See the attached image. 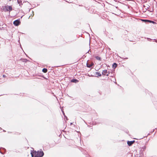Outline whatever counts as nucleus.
Returning <instances> with one entry per match:
<instances>
[{
  "instance_id": "nucleus-1",
  "label": "nucleus",
  "mask_w": 157,
  "mask_h": 157,
  "mask_svg": "<svg viewBox=\"0 0 157 157\" xmlns=\"http://www.w3.org/2000/svg\"><path fill=\"white\" fill-rule=\"evenodd\" d=\"M32 157H41L43 156L44 153L42 151H33L31 152Z\"/></svg>"
},
{
  "instance_id": "nucleus-2",
  "label": "nucleus",
  "mask_w": 157,
  "mask_h": 157,
  "mask_svg": "<svg viewBox=\"0 0 157 157\" xmlns=\"http://www.w3.org/2000/svg\"><path fill=\"white\" fill-rule=\"evenodd\" d=\"M20 23L21 22L20 21L18 20L14 21L13 22V24L17 26L20 24Z\"/></svg>"
},
{
  "instance_id": "nucleus-3",
  "label": "nucleus",
  "mask_w": 157,
  "mask_h": 157,
  "mask_svg": "<svg viewBox=\"0 0 157 157\" xmlns=\"http://www.w3.org/2000/svg\"><path fill=\"white\" fill-rule=\"evenodd\" d=\"M7 11H10L12 10V7L11 6H6L5 7Z\"/></svg>"
},
{
  "instance_id": "nucleus-4",
  "label": "nucleus",
  "mask_w": 157,
  "mask_h": 157,
  "mask_svg": "<svg viewBox=\"0 0 157 157\" xmlns=\"http://www.w3.org/2000/svg\"><path fill=\"white\" fill-rule=\"evenodd\" d=\"M93 65V64L92 63L88 62L87 63L86 65L87 67H91Z\"/></svg>"
},
{
  "instance_id": "nucleus-5",
  "label": "nucleus",
  "mask_w": 157,
  "mask_h": 157,
  "mask_svg": "<svg viewBox=\"0 0 157 157\" xmlns=\"http://www.w3.org/2000/svg\"><path fill=\"white\" fill-rule=\"evenodd\" d=\"M102 74L104 75H109V73L107 72L106 70H105L103 71Z\"/></svg>"
},
{
  "instance_id": "nucleus-6",
  "label": "nucleus",
  "mask_w": 157,
  "mask_h": 157,
  "mask_svg": "<svg viewBox=\"0 0 157 157\" xmlns=\"http://www.w3.org/2000/svg\"><path fill=\"white\" fill-rule=\"evenodd\" d=\"M135 142L134 141H128L127 142L129 146L131 145L132 144H133Z\"/></svg>"
},
{
  "instance_id": "nucleus-7",
  "label": "nucleus",
  "mask_w": 157,
  "mask_h": 157,
  "mask_svg": "<svg viewBox=\"0 0 157 157\" xmlns=\"http://www.w3.org/2000/svg\"><path fill=\"white\" fill-rule=\"evenodd\" d=\"M95 75H97V76H101V74L98 72H96Z\"/></svg>"
},
{
  "instance_id": "nucleus-8",
  "label": "nucleus",
  "mask_w": 157,
  "mask_h": 157,
  "mask_svg": "<svg viewBox=\"0 0 157 157\" xmlns=\"http://www.w3.org/2000/svg\"><path fill=\"white\" fill-rule=\"evenodd\" d=\"M71 82H72L76 83L77 82H78V81L77 80H76V79H73L71 80Z\"/></svg>"
},
{
  "instance_id": "nucleus-9",
  "label": "nucleus",
  "mask_w": 157,
  "mask_h": 157,
  "mask_svg": "<svg viewBox=\"0 0 157 157\" xmlns=\"http://www.w3.org/2000/svg\"><path fill=\"white\" fill-rule=\"evenodd\" d=\"M117 65L116 63H114L113 66V68H115L117 67Z\"/></svg>"
},
{
  "instance_id": "nucleus-10",
  "label": "nucleus",
  "mask_w": 157,
  "mask_h": 157,
  "mask_svg": "<svg viewBox=\"0 0 157 157\" xmlns=\"http://www.w3.org/2000/svg\"><path fill=\"white\" fill-rule=\"evenodd\" d=\"M42 71L44 73H46L47 71V70L46 69L44 68L43 69Z\"/></svg>"
},
{
  "instance_id": "nucleus-11",
  "label": "nucleus",
  "mask_w": 157,
  "mask_h": 157,
  "mask_svg": "<svg viewBox=\"0 0 157 157\" xmlns=\"http://www.w3.org/2000/svg\"><path fill=\"white\" fill-rule=\"evenodd\" d=\"M144 21H148V22H149L150 23H153V24L155 23V22L154 21H149V20H145Z\"/></svg>"
},
{
  "instance_id": "nucleus-12",
  "label": "nucleus",
  "mask_w": 157,
  "mask_h": 157,
  "mask_svg": "<svg viewBox=\"0 0 157 157\" xmlns=\"http://www.w3.org/2000/svg\"><path fill=\"white\" fill-rule=\"evenodd\" d=\"M96 59H99V60H100V58L98 57H96Z\"/></svg>"
},
{
  "instance_id": "nucleus-13",
  "label": "nucleus",
  "mask_w": 157,
  "mask_h": 157,
  "mask_svg": "<svg viewBox=\"0 0 157 157\" xmlns=\"http://www.w3.org/2000/svg\"><path fill=\"white\" fill-rule=\"evenodd\" d=\"M3 77H5V75H3Z\"/></svg>"
},
{
  "instance_id": "nucleus-14",
  "label": "nucleus",
  "mask_w": 157,
  "mask_h": 157,
  "mask_svg": "<svg viewBox=\"0 0 157 157\" xmlns=\"http://www.w3.org/2000/svg\"><path fill=\"white\" fill-rule=\"evenodd\" d=\"M10 1H11V0H10Z\"/></svg>"
}]
</instances>
